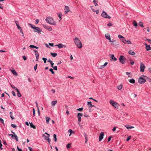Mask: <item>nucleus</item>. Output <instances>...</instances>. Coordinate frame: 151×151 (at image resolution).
Listing matches in <instances>:
<instances>
[{
  "instance_id": "1",
  "label": "nucleus",
  "mask_w": 151,
  "mask_h": 151,
  "mask_svg": "<svg viewBox=\"0 0 151 151\" xmlns=\"http://www.w3.org/2000/svg\"><path fill=\"white\" fill-rule=\"evenodd\" d=\"M75 42L77 46L79 48H81L82 47V44L79 39L77 37L75 38Z\"/></svg>"
},
{
  "instance_id": "2",
  "label": "nucleus",
  "mask_w": 151,
  "mask_h": 151,
  "mask_svg": "<svg viewBox=\"0 0 151 151\" xmlns=\"http://www.w3.org/2000/svg\"><path fill=\"white\" fill-rule=\"evenodd\" d=\"M46 22L52 25H55V22L53 20V19L51 17H47L45 19Z\"/></svg>"
},
{
  "instance_id": "3",
  "label": "nucleus",
  "mask_w": 151,
  "mask_h": 151,
  "mask_svg": "<svg viewBox=\"0 0 151 151\" xmlns=\"http://www.w3.org/2000/svg\"><path fill=\"white\" fill-rule=\"evenodd\" d=\"M105 37L106 38V39L110 40L109 41V42H113V43L111 44V45L112 46H113L114 45V44H115V45H118V42H116V41L114 40V41H112L110 40H111V38L110 37L109 35V33H107L105 34Z\"/></svg>"
},
{
  "instance_id": "4",
  "label": "nucleus",
  "mask_w": 151,
  "mask_h": 151,
  "mask_svg": "<svg viewBox=\"0 0 151 151\" xmlns=\"http://www.w3.org/2000/svg\"><path fill=\"white\" fill-rule=\"evenodd\" d=\"M120 62L122 64H124L125 63L126 61V58L123 55H120L119 58Z\"/></svg>"
},
{
  "instance_id": "5",
  "label": "nucleus",
  "mask_w": 151,
  "mask_h": 151,
  "mask_svg": "<svg viewBox=\"0 0 151 151\" xmlns=\"http://www.w3.org/2000/svg\"><path fill=\"white\" fill-rule=\"evenodd\" d=\"M111 104L115 108H117L119 107V104L116 102H114V101L111 100L110 101Z\"/></svg>"
},
{
  "instance_id": "6",
  "label": "nucleus",
  "mask_w": 151,
  "mask_h": 151,
  "mask_svg": "<svg viewBox=\"0 0 151 151\" xmlns=\"http://www.w3.org/2000/svg\"><path fill=\"white\" fill-rule=\"evenodd\" d=\"M146 81V80L142 77H140L138 79V82L140 84L144 83Z\"/></svg>"
},
{
  "instance_id": "7",
  "label": "nucleus",
  "mask_w": 151,
  "mask_h": 151,
  "mask_svg": "<svg viewBox=\"0 0 151 151\" xmlns=\"http://www.w3.org/2000/svg\"><path fill=\"white\" fill-rule=\"evenodd\" d=\"M140 71L143 72L144 71V69L145 68V66L144 64L141 63L140 64Z\"/></svg>"
},
{
  "instance_id": "8",
  "label": "nucleus",
  "mask_w": 151,
  "mask_h": 151,
  "mask_svg": "<svg viewBox=\"0 0 151 151\" xmlns=\"http://www.w3.org/2000/svg\"><path fill=\"white\" fill-rule=\"evenodd\" d=\"M34 29L35 30H34V32H35L40 33L42 31L41 29L38 27H35V28Z\"/></svg>"
},
{
  "instance_id": "9",
  "label": "nucleus",
  "mask_w": 151,
  "mask_h": 151,
  "mask_svg": "<svg viewBox=\"0 0 151 151\" xmlns=\"http://www.w3.org/2000/svg\"><path fill=\"white\" fill-rule=\"evenodd\" d=\"M104 134L103 132L101 133L99 137V141H101L103 139Z\"/></svg>"
},
{
  "instance_id": "10",
  "label": "nucleus",
  "mask_w": 151,
  "mask_h": 151,
  "mask_svg": "<svg viewBox=\"0 0 151 151\" xmlns=\"http://www.w3.org/2000/svg\"><path fill=\"white\" fill-rule=\"evenodd\" d=\"M44 27L46 29H47L49 31H51L52 30V29L51 27L50 26H47L43 24Z\"/></svg>"
},
{
  "instance_id": "11",
  "label": "nucleus",
  "mask_w": 151,
  "mask_h": 151,
  "mask_svg": "<svg viewBox=\"0 0 151 151\" xmlns=\"http://www.w3.org/2000/svg\"><path fill=\"white\" fill-rule=\"evenodd\" d=\"M111 55L110 57L111 58V59H110L111 60H113V61H115L117 60V59L114 57V55Z\"/></svg>"
},
{
  "instance_id": "12",
  "label": "nucleus",
  "mask_w": 151,
  "mask_h": 151,
  "mask_svg": "<svg viewBox=\"0 0 151 151\" xmlns=\"http://www.w3.org/2000/svg\"><path fill=\"white\" fill-rule=\"evenodd\" d=\"M64 9L65 11V14L68 13V12L70 11L69 7L68 6H65Z\"/></svg>"
},
{
  "instance_id": "13",
  "label": "nucleus",
  "mask_w": 151,
  "mask_h": 151,
  "mask_svg": "<svg viewBox=\"0 0 151 151\" xmlns=\"http://www.w3.org/2000/svg\"><path fill=\"white\" fill-rule=\"evenodd\" d=\"M55 46L58 47V48L59 49L62 48L63 47H66L65 46L63 45L62 44H59L58 45H56Z\"/></svg>"
},
{
  "instance_id": "14",
  "label": "nucleus",
  "mask_w": 151,
  "mask_h": 151,
  "mask_svg": "<svg viewBox=\"0 0 151 151\" xmlns=\"http://www.w3.org/2000/svg\"><path fill=\"white\" fill-rule=\"evenodd\" d=\"M145 45L146 46V49L147 51L150 50H151V47H150V45H147L146 43H145Z\"/></svg>"
},
{
  "instance_id": "15",
  "label": "nucleus",
  "mask_w": 151,
  "mask_h": 151,
  "mask_svg": "<svg viewBox=\"0 0 151 151\" xmlns=\"http://www.w3.org/2000/svg\"><path fill=\"white\" fill-rule=\"evenodd\" d=\"M43 137H45V139H46V140L48 142H49V143L50 144V143L51 140L50 139V138H48L47 137V136H46L44 134L43 135Z\"/></svg>"
},
{
  "instance_id": "16",
  "label": "nucleus",
  "mask_w": 151,
  "mask_h": 151,
  "mask_svg": "<svg viewBox=\"0 0 151 151\" xmlns=\"http://www.w3.org/2000/svg\"><path fill=\"white\" fill-rule=\"evenodd\" d=\"M101 16L102 17L105 18H106L107 16V14L106 12L103 11L101 14Z\"/></svg>"
},
{
  "instance_id": "17",
  "label": "nucleus",
  "mask_w": 151,
  "mask_h": 151,
  "mask_svg": "<svg viewBox=\"0 0 151 151\" xmlns=\"http://www.w3.org/2000/svg\"><path fill=\"white\" fill-rule=\"evenodd\" d=\"M125 127L127 128V129H131L132 128H133L134 127L132 126H130L129 125H125Z\"/></svg>"
},
{
  "instance_id": "18",
  "label": "nucleus",
  "mask_w": 151,
  "mask_h": 151,
  "mask_svg": "<svg viewBox=\"0 0 151 151\" xmlns=\"http://www.w3.org/2000/svg\"><path fill=\"white\" fill-rule=\"evenodd\" d=\"M57 103V100L54 101H52L51 103V105L52 106H54Z\"/></svg>"
},
{
  "instance_id": "19",
  "label": "nucleus",
  "mask_w": 151,
  "mask_h": 151,
  "mask_svg": "<svg viewBox=\"0 0 151 151\" xmlns=\"http://www.w3.org/2000/svg\"><path fill=\"white\" fill-rule=\"evenodd\" d=\"M107 64H108L107 62L105 63L103 65H102L101 66V67L99 68V69H101L102 68H104V67L105 66H106V65H107Z\"/></svg>"
},
{
  "instance_id": "20",
  "label": "nucleus",
  "mask_w": 151,
  "mask_h": 151,
  "mask_svg": "<svg viewBox=\"0 0 151 151\" xmlns=\"http://www.w3.org/2000/svg\"><path fill=\"white\" fill-rule=\"evenodd\" d=\"M129 55H133L135 54L134 52L132 51V50H129Z\"/></svg>"
},
{
  "instance_id": "21",
  "label": "nucleus",
  "mask_w": 151,
  "mask_h": 151,
  "mask_svg": "<svg viewBox=\"0 0 151 151\" xmlns=\"http://www.w3.org/2000/svg\"><path fill=\"white\" fill-rule=\"evenodd\" d=\"M29 124L31 127L32 128L34 129H35L36 128L35 126H34L32 123H29Z\"/></svg>"
},
{
  "instance_id": "22",
  "label": "nucleus",
  "mask_w": 151,
  "mask_h": 151,
  "mask_svg": "<svg viewBox=\"0 0 151 151\" xmlns=\"http://www.w3.org/2000/svg\"><path fill=\"white\" fill-rule=\"evenodd\" d=\"M12 73L14 75L17 76V73L16 72V71L14 70H11Z\"/></svg>"
},
{
  "instance_id": "23",
  "label": "nucleus",
  "mask_w": 151,
  "mask_h": 151,
  "mask_svg": "<svg viewBox=\"0 0 151 151\" xmlns=\"http://www.w3.org/2000/svg\"><path fill=\"white\" fill-rule=\"evenodd\" d=\"M126 75H128L130 74L128 76V77L130 78H131L132 77V74H130V73H129V72H126Z\"/></svg>"
},
{
  "instance_id": "24",
  "label": "nucleus",
  "mask_w": 151,
  "mask_h": 151,
  "mask_svg": "<svg viewBox=\"0 0 151 151\" xmlns=\"http://www.w3.org/2000/svg\"><path fill=\"white\" fill-rule=\"evenodd\" d=\"M133 24L134 25V26L135 27H136L137 26V24L136 21H134Z\"/></svg>"
},
{
  "instance_id": "25",
  "label": "nucleus",
  "mask_w": 151,
  "mask_h": 151,
  "mask_svg": "<svg viewBox=\"0 0 151 151\" xmlns=\"http://www.w3.org/2000/svg\"><path fill=\"white\" fill-rule=\"evenodd\" d=\"M87 104L89 107L91 108V106H92V103L91 101H88L87 102Z\"/></svg>"
},
{
  "instance_id": "26",
  "label": "nucleus",
  "mask_w": 151,
  "mask_h": 151,
  "mask_svg": "<svg viewBox=\"0 0 151 151\" xmlns=\"http://www.w3.org/2000/svg\"><path fill=\"white\" fill-rule=\"evenodd\" d=\"M14 138L13 139H15L17 141H18V137L15 134H14Z\"/></svg>"
},
{
  "instance_id": "27",
  "label": "nucleus",
  "mask_w": 151,
  "mask_h": 151,
  "mask_svg": "<svg viewBox=\"0 0 151 151\" xmlns=\"http://www.w3.org/2000/svg\"><path fill=\"white\" fill-rule=\"evenodd\" d=\"M34 51L35 52V55L36 57L39 56V55L37 51V50H34Z\"/></svg>"
},
{
  "instance_id": "28",
  "label": "nucleus",
  "mask_w": 151,
  "mask_h": 151,
  "mask_svg": "<svg viewBox=\"0 0 151 151\" xmlns=\"http://www.w3.org/2000/svg\"><path fill=\"white\" fill-rule=\"evenodd\" d=\"M46 122L47 124H49V121L50 120V118L48 117H46Z\"/></svg>"
},
{
  "instance_id": "29",
  "label": "nucleus",
  "mask_w": 151,
  "mask_h": 151,
  "mask_svg": "<svg viewBox=\"0 0 151 151\" xmlns=\"http://www.w3.org/2000/svg\"><path fill=\"white\" fill-rule=\"evenodd\" d=\"M51 55L53 57H55L57 55V53H50Z\"/></svg>"
},
{
  "instance_id": "30",
  "label": "nucleus",
  "mask_w": 151,
  "mask_h": 151,
  "mask_svg": "<svg viewBox=\"0 0 151 151\" xmlns=\"http://www.w3.org/2000/svg\"><path fill=\"white\" fill-rule=\"evenodd\" d=\"M129 81L130 83H134L135 82L134 80L133 79L129 80Z\"/></svg>"
},
{
  "instance_id": "31",
  "label": "nucleus",
  "mask_w": 151,
  "mask_h": 151,
  "mask_svg": "<svg viewBox=\"0 0 151 151\" xmlns=\"http://www.w3.org/2000/svg\"><path fill=\"white\" fill-rule=\"evenodd\" d=\"M17 96L19 97H20L21 96V94L19 93V90H17Z\"/></svg>"
},
{
  "instance_id": "32",
  "label": "nucleus",
  "mask_w": 151,
  "mask_h": 151,
  "mask_svg": "<svg viewBox=\"0 0 151 151\" xmlns=\"http://www.w3.org/2000/svg\"><path fill=\"white\" fill-rule=\"evenodd\" d=\"M139 25L142 27H143L144 26L143 25V23L141 22H140L138 23Z\"/></svg>"
},
{
  "instance_id": "33",
  "label": "nucleus",
  "mask_w": 151,
  "mask_h": 151,
  "mask_svg": "<svg viewBox=\"0 0 151 151\" xmlns=\"http://www.w3.org/2000/svg\"><path fill=\"white\" fill-rule=\"evenodd\" d=\"M56 137H57V136L55 134H54L53 135V137H54V139H55V142H56L57 141V138Z\"/></svg>"
},
{
  "instance_id": "34",
  "label": "nucleus",
  "mask_w": 151,
  "mask_h": 151,
  "mask_svg": "<svg viewBox=\"0 0 151 151\" xmlns=\"http://www.w3.org/2000/svg\"><path fill=\"white\" fill-rule=\"evenodd\" d=\"M58 17L60 18V20L62 19V14L61 13H59L58 14Z\"/></svg>"
},
{
  "instance_id": "35",
  "label": "nucleus",
  "mask_w": 151,
  "mask_h": 151,
  "mask_svg": "<svg viewBox=\"0 0 151 151\" xmlns=\"http://www.w3.org/2000/svg\"><path fill=\"white\" fill-rule=\"evenodd\" d=\"M122 85H120L117 86V88L119 90H120L122 88Z\"/></svg>"
},
{
  "instance_id": "36",
  "label": "nucleus",
  "mask_w": 151,
  "mask_h": 151,
  "mask_svg": "<svg viewBox=\"0 0 151 151\" xmlns=\"http://www.w3.org/2000/svg\"><path fill=\"white\" fill-rule=\"evenodd\" d=\"M93 2L95 6H96L98 5V1H96V0H93Z\"/></svg>"
},
{
  "instance_id": "37",
  "label": "nucleus",
  "mask_w": 151,
  "mask_h": 151,
  "mask_svg": "<svg viewBox=\"0 0 151 151\" xmlns=\"http://www.w3.org/2000/svg\"><path fill=\"white\" fill-rule=\"evenodd\" d=\"M122 42H123L125 44L126 43V42H125L124 41H126L125 39V38L124 37L122 39L120 40Z\"/></svg>"
},
{
  "instance_id": "38",
  "label": "nucleus",
  "mask_w": 151,
  "mask_h": 151,
  "mask_svg": "<svg viewBox=\"0 0 151 151\" xmlns=\"http://www.w3.org/2000/svg\"><path fill=\"white\" fill-rule=\"evenodd\" d=\"M42 60L44 61V62L45 63H46V60L47 59L46 58H43L42 59Z\"/></svg>"
},
{
  "instance_id": "39",
  "label": "nucleus",
  "mask_w": 151,
  "mask_h": 151,
  "mask_svg": "<svg viewBox=\"0 0 151 151\" xmlns=\"http://www.w3.org/2000/svg\"><path fill=\"white\" fill-rule=\"evenodd\" d=\"M77 117L78 118V122H81V117L79 116H78V115H77Z\"/></svg>"
},
{
  "instance_id": "40",
  "label": "nucleus",
  "mask_w": 151,
  "mask_h": 151,
  "mask_svg": "<svg viewBox=\"0 0 151 151\" xmlns=\"http://www.w3.org/2000/svg\"><path fill=\"white\" fill-rule=\"evenodd\" d=\"M125 41L128 44H132L131 42L129 40H126V41Z\"/></svg>"
},
{
  "instance_id": "41",
  "label": "nucleus",
  "mask_w": 151,
  "mask_h": 151,
  "mask_svg": "<svg viewBox=\"0 0 151 151\" xmlns=\"http://www.w3.org/2000/svg\"><path fill=\"white\" fill-rule=\"evenodd\" d=\"M68 132H70V134L69 135V136H70L71 135V134L72 133V132H73V131L71 129H70L68 130Z\"/></svg>"
},
{
  "instance_id": "42",
  "label": "nucleus",
  "mask_w": 151,
  "mask_h": 151,
  "mask_svg": "<svg viewBox=\"0 0 151 151\" xmlns=\"http://www.w3.org/2000/svg\"><path fill=\"white\" fill-rule=\"evenodd\" d=\"M10 117H11V119H14V118L12 116V112H10Z\"/></svg>"
},
{
  "instance_id": "43",
  "label": "nucleus",
  "mask_w": 151,
  "mask_h": 151,
  "mask_svg": "<svg viewBox=\"0 0 151 151\" xmlns=\"http://www.w3.org/2000/svg\"><path fill=\"white\" fill-rule=\"evenodd\" d=\"M71 145V144L70 143H68L66 145V147L67 148H69L70 147Z\"/></svg>"
},
{
  "instance_id": "44",
  "label": "nucleus",
  "mask_w": 151,
  "mask_h": 151,
  "mask_svg": "<svg viewBox=\"0 0 151 151\" xmlns=\"http://www.w3.org/2000/svg\"><path fill=\"white\" fill-rule=\"evenodd\" d=\"M49 71H50L52 74H54L55 73L53 71V70L52 68H50L49 70Z\"/></svg>"
},
{
  "instance_id": "45",
  "label": "nucleus",
  "mask_w": 151,
  "mask_h": 151,
  "mask_svg": "<svg viewBox=\"0 0 151 151\" xmlns=\"http://www.w3.org/2000/svg\"><path fill=\"white\" fill-rule=\"evenodd\" d=\"M11 126L12 127L14 128H15L17 127V126L16 125L13 124H11Z\"/></svg>"
},
{
  "instance_id": "46",
  "label": "nucleus",
  "mask_w": 151,
  "mask_h": 151,
  "mask_svg": "<svg viewBox=\"0 0 151 151\" xmlns=\"http://www.w3.org/2000/svg\"><path fill=\"white\" fill-rule=\"evenodd\" d=\"M85 139H86V141L85 142V143H87V135H86V134H85Z\"/></svg>"
},
{
  "instance_id": "47",
  "label": "nucleus",
  "mask_w": 151,
  "mask_h": 151,
  "mask_svg": "<svg viewBox=\"0 0 151 151\" xmlns=\"http://www.w3.org/2000/svg\"><path fill=\"white\" fill-rule=\"evenodd\" d=\"M83 108L82 107V108H80L78 109L77 110L78 111H82L83 110Z\"/></svg>"
},
{
  "instance_id": "48",
  "label": "nucleus",
  "mask_w": 151,
  "mask_h": 151,
  "mask_svg": "<svg viewBox=\"0 0 151 151\" xmlns=\"http://www.w3.org/2000/svg\"><path fill=\"white\" fill-rule=\"evenodd\" d=\"M0 121L1 123H2L3 124H4V121L2 118H1V117H0Z\"/></svg>"
},
{
  "instance_id": "49",
  "label": "nucleus",
  "mask_w": 151,
  "mask_h": 151,
  "mask_svg": "<svg viewBox=\"0 0 151 151\" xmlns=\"http://www.w3.org/2000/svg\"><path fill=\"white\" fill-rule=\"evenodd\" d=\"M77 115L80 117L81 116H83V114L81 113H78L77 114Z\"/></svg>"
},
{
  "instance_id": "50",
  "label": "nucleus",
  "mask_w": 151,
  "mask_h": 151,
  "mask_svg": "<svg viewBox=\"0 0 151 151\" xmlns=\"http://www.w3.org/2000/svg\"><path fill=\"white\" fill-rule=\"evenodd\" d=\"M37 64H36L34 66V68L35 71H36L37 69Z\"/></svg>"
},
{
  "instance_id": "51",
  "label": "nucleus",
  "mask_w": 151,
  "mask_h": 151,
  "mask_svg": "<svg viewBox=\"0 0 151 151\" xmlns=\"http://www.w3.org/2000/svg\"><path fill=\"white\" fill-rule=\"evenodd\" d=\"M11 86L12 88H14V89L16 90L17 91V90H18V89L16 87H15V86H13L11 85Z\"/></svg>"
},
{
  "instance_id": "52",
  "label": "nucleus",
  "mask_w": 151,
  "mask_h": 151,
  "mask_svg": "<svg viewBox=\"0 0 151 151\" xmlns=\"http://www.w3.org/2000/svg\"><path fill=\"white\" fill-rule=\"evenodd\" d=\"M118 37L121 40V39L123 38L124 37L120 35H118Z\"/></svg>"
},
{
  "instance_id": "53",
  "label": "nucleus",
  "mask_w": 151,
  "mask_h": 151,
  "mask_svg": "<svg viewBox=\"0 0 151 151\" xmlns=\"http://www.w3.org/2000/svg\"><path fill=\"white\" fill-rule=\"evenodd\" d=\"M50 91L53 94L55 92V90L54 89H51Z\"/></svg>"
},
{
  "instance_id": "54",
  "label": "nucleus",
  "mask_w": 151,
  "mask_h": 151,
  "mask_svg": "<svg viewBox=\"0 0 151 151\" xmlns=\"http://www.w3.org/2000/svg\"><path fill=\"white\" fill-rule=\"evenodd\" d=\"M17 26L18 29H21V28L20 27V26H19L18 24H17Z\"/></svg>"
},
{
  "instance_id": "55",
  "label": "nucleus",
  "mask_w": 151,
  "mask_h": 151,
  "mask_svg": "<svg viewBox=\"0 0 151 151\" xmlns=\"http://www.w3.org/2000/svg\"><path fill=\"white\" fill-rule=\"evenodd\" d=\"M131 138V136H129L127 137V141H128Z\"/></svg>"
},
{
  "instance_id": "56",
  "label": "nucleus",
  "mask_w": 151,
  "mask_h": 151,
  "mask_svg": "<svg viewBox=\"0 0 151 151\" xmlns=\"http://www.w3.org/2000/svg\"><path fill=\"white\" fill-rule=\"evenodd\" d=\"M121 114L122 115H127V114L125 113V112H122V113H121Z\"/></svg>"
},
{
  "instance_id": "57",
  "label": "nucleus",
  "mask_w": 151,
  "mask_h": 151,
  "mask_svg": "<svg viewBox=\"0 0 151 151\" xmlns=\"http://www.w3.org/2000/svg\"><path fill=\"white\" fill-rule=\"evenodd\" d=\"M29 25L30 26V27H31L32 28H33L34 29H35V27H34L33 25L32 24H29Z\"/></svg>"
},
{
  "instance_id": "58",
  "label": "nucleus",
  "mask_w": 151,
  "mask_h": 151,
  "mask_svg": "<svg viewBox=\"0 0 151 151\" xmlns=\"http://www.w3.org/2000/svg\"><path fill=\"white\" fill-rule=\"evenodd\" d=\"M9 136H11V137L12 138H14V134H9Z\"/></svg>"
},
{
  "instance_id": "59",
  "label": "nucleus",
  "mask_w": 151,
  "mask_h": 151,
  "mask_svg": "<svg viewBox=\"0 0 151 151\" xmlns=\"http://www.w3.org/2000/svg\"><path fill=\"white\" fill-rule=\"evenodd\" d=\"M12 94L14 96H16V93L14 91H12Z\"/></svg>"
},
{
  "instance_id": "60",
  "label": "nucleus",
  "mask_w": 151,
  "mask_h": 151,
  "mask_svg": "<svg viewBox=\"0 0 151 151\" xmlns=\"http://www.w3.org/2000/svg\"><path fill=\"white\" fill-rule=\"evenodd\" d=\"M107 26L109 27H110L112 26V24L111 23H109L107 24Z\"/></svg>"
},
{
  "instance_id": "61",
  "label": "nucleus",
  "mask_w": 151,
  "mask_h": 151,
  "mask_svg": "<svg viewBox=\"0 0 151 151\" xmlns=\"http://www.w3.org/2000/svg\"><path fill=\"white\" fill-rule=\"evenodd\" d=\"M52 68H53V69L55 70H57V66H55L54 67H52Z\"/></svg>"
},
{
  "instance_id": "62",
  "label": "nucleus",
  "mask_w": 151,
  "mask_h": 151,
  "mask_svg": "<svg viewBox=\"0 0 151 151\" xmlns=\"http://www.w3.org/2000/svg\"><path fill=\"white\" fill-rule=\"evenodd\" d=\"M35 46H34V45H29V47L30 48H34Z\"/></svg>"
},
{
  "instance_id": "63",
  "label": "nucleus",
  "mask_w": 151,
  "mask_h": 151,
  "mask_svg": "<svg viewBox=\"0 0 151 151\" xmlns=\"http://www.w3.org/2000/svg\"><path fill=\"white\" fill-rule=\"evenodd\" d=\"M23 58L24 60H27V58L25 56H23Z\"/></svg>"
},
{
  "instance_id": "64",
  "label": "nucleus",
  "mask_w": 151,
  "mask_h": 151,
  "mask_svg": "<svg viewBox=\"0 0 151 151\" xmlns=\"http://www.w3.org/2000/svg\"><path fill=\"white\" fill-rule=\"evenodd\" d=\"M28 148H29V150L30 151H33V150H32V148L30 147H28Z\"/></svg>"
}]
</instances>
